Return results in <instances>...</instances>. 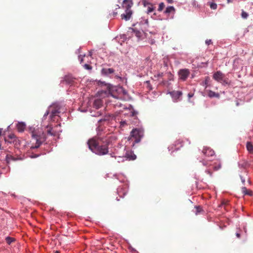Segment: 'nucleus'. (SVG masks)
Returning <instances> with one entry per match:
<instances>
[{
    "label": "nucleus",
    "mask_w": 253,
    "mask_h": 253,
    "mask_svg": "<svg viewBox=\"0 0 253 253\" xmlns=\"http://www.w3.org/2000/svg\"><path fill=\"white\" fill-rule=\"evenodd\" d=\"M116 137L114 136H101L97 135L89 139L87 145L89 149L95 154L103 156L109 153V145L115 140Z\"/></svg>",
    "instance_id": "f257e3e1"
},
{
    "label": "nucleus",
    "mask_w": 253,
    "mask_h": 253,
    "mask_svg": "<svg viewBox=\"0 0 253 253\" xmlns=\"http://www.w3.org/2000/svg\"><path fill=\"white\" fill-rule=\"evenodd\" d=\"M30 133L33 141L36 142L35 145H32L31 147L32 149L39 148L41 144L45 141L46 139L45 134L42 130L35 129V128H30Z\"/></svg>",
    "instance_id": "f03ea898"
},
{
    "label": "nucleus",
    "mask_w": 253,
    "mask_h": 253,
    "mask_svg": "<svg viewBox=\"0 0 253 253\" xmlns=\"http://www.w3.org/2000/svg\"><path fill=\"white\" fill-rule=\"evenodd\" d=\"M133 4L132 0H124L122 6L126 9V13L121 14V16L122 19H125L126 21L130 19L132 14L130 8L132 6Z\"/></svg>",
    "instance_id": "7ed1b4c3"
},
{
    "label": "nucleus",
    "mask_w": 253,
    "mask_h": 253,
    "mask_svg": "<svg viewBox=\"0 0 253 253\" xmlns=\"http://www.w3.org/2000/svg\"><path fill=\"white\" fill-rule=\"evenodd\" d=\"M143 135L144 131L142 129L139 128L133 129L130 132L128 140H129L133 138L134 139V141L135 143H138L140 141Z\"/></svg>",
    "instance_id": "20e7f679"
},
{
    "label": "nucleus",
    "mask_w": 253,
    "mask_h": 253,
    "mask_svg": "<svg viewBox=\"0 0 253 253\" xmlns=\"http://www.w3.org/2000/svg\"><path fill=\"white\" fill-rule=\"evenodd\" d=\"M50 110V119L51 121H55L54 118L60 111L61 106L58 103H54L48 108Z\"/></svg>",
    "instance_id": "39448f33"
},
{
    "label": "nucleus",
    "mask_w": 253,
    "mask_h": 253,
    "mask_svg": "<svg viewBox=\"0 0 253 253\" xmlns=\"http://www.w3.org/2000/svg\"><path fill=\"white\" fill-rule=\"evenodd\" d=\"M4 141L7 144H13L15 146L20 144V141L14 134H10L4 137Z\"/></svg>",
    "instance_id": "423d86ee"
},
{
    "label": "nucleus",
    "mask_w": 253,
    "mask_h": 253,
    "mask_svg": "<svg viewBox=\"0 0 253 253\" xmlns=\"http://www.w3.org/2000/svg\"><path fill=\"white\" fill-rule=\"evenodd\" d=\"M190 73L189 70L187 69H180L178 72L179 79L182 81H185L190 75Z\"/></svg>",
    "instance_id": "0eeeda50"
},
{
    "label": "nucleus",
    "mask_w": 253,
    "mask_h": 253,
    "mask_svg": "<svg viewBox=\"0 0 253 253\" xmlns=\"http://www.w3.org/2000/svg\"><path fill=\"white\" fill-rule=\"evenodd\" d=\"M213 78L218 82L227 84L224 80V75L220 71H217L213 75Z\"/></svg>",
    "instance_id": "6e6552de"
},
{
    "label": "nucleus",
    "mask_w": 253,
    "mask_h": 253,
    "mask_svg": "<svg viewBox=\"0 0 253 253\" xmlns=\"http://www.w3.org/2000/svg\"><path fill=\"white\" fill-rule=\"evenodd\" d=\"M202 153L204 155L208 157L212 156L214 155V151L210 147H204Z\"/></svg>",
    "instance_id": "1a4fd4ad"
},
{
    "label": "nucleus",
    "mask_w": 253,
    "mask_h": 253,
    "mask_svg": "<svg viewBox=\"0 0 253 253\" xmlns=\"http://www.w3.org/2000/svg\"><path fill=\"white\" fill-rule=\"evenodd\" d=\"M143 2L144 6L147 7V13L148 14L154 11V7L152 3L147 2L145 0L143 1Z\"/></svg>",
    "instance_id": "9d476101"
},
{
    "label": "nucleus",
    "mask_w": 253,
    "mask_h": 253,
    "mask_svg": "<svg viewBox=\"0 0 253 253\" xmlns=\"http://www.w3.org/2000/svg\"><path fill=\"white\" fill-rule=\"evenodd\" d=\"M125 157L129 160H134L136 159V156L131 150H127L125 154Z\"/></svg>",
    "instance_id": "9b49d317"
},
{
    "label": "nucleus",
    "mask_w": 253,
    "mask_h": 253,
    "mask_svg": "<svg viewBox=\"0 0 253 253\" xmlns=\"http://www.w3.org/2000/svg\"><path fill=\"white\" fill-rule=\"evenodd\" d=\"M170 94L172 98L177 100L178 99L182 94L181 91H172L170 92Z\"/></svg>",
    "instance_id": "f8f14e48"
},
{
    "label": "nucleus",
    "mask_w": 253,
    "mask_h": 253,
    "mask_svg": "<svg viewBox=\"0 0 253 253\" xmlns=\"http://www.w3.org/2000/svg\"><path fill=\"white\" fill-rule=\"evenodd\" d=\"M175 12V9L172 6H169L167 7L164 11V13L166 14L169 15L170 13H172L173 15L174 14Z\"/></svg>",
    "instance_id": "ddd939ff"
},
{
    "label": "nucleus",
    "mask_w": 253,
    "mask_h": 253,
    "mask_svg": "<svg viewBox=\"0 0 253 253\" xmlns=\"http://www.w3.org/2000/svg\"><path fill=\"white\" fill-rule=\"evenodd\" d=\"M25 124L22 122L18 123L17 125V128L19 132H23L25 130Z\"/></svg>",
    "instance_id": "4468645a"
},
{
    "label": "nucleus",
    "mask_w": 253,
    "mask_h": 253,
    "mask_svg": "<svg viewBox=\"0 0 253 253\" xmlns=\"http://www.w3.org/2000/svg\"><path fill=\"white\" fill-rule=\"evenodd\" d=\"M102 101L101 99H97L94 100L93 106L96 109H99L102 106Z\"/></svg>",
    "instance_id": "2eb2a0df"
},
{
    "label": "nucleus",
    "mask_w": 253,
    "mask_h": 253,
    "mask_svg": "<svg viewBox=\"0 0 253 253\" xmlns=\"http://www.w3.org/2000/svg\"><path fill=\"white\" fill-rule=\"evenodd\" d=\"M101 72L104 75H108L113 73L114 70L112 68H103L102 69Z\"/></svg>",
    "instance_id": "dca6fc26"
},
{
    "label": "nucleus",
    "mask_w": 253,
    "mask_h": 253,
    "mask_svg": "<svg viewBox=\"0 0 253 253\" xmlns=\"http://www.w3.org/2000/svg\"><path fill=\"white\" fill-rule=\"evenodd\" d=\"M247 149L250 154H253V145L251 142H247L246 144Z\"/></svg>",
    "instance_id": "f3484780"
},
{
    "label": "nucleus",
    "mask_w": 253,
    "mask_h": 253,
    "mask_svg": "<svg viewBox=\"0 0 253 253\" xmlns=\"http://www.w3.org/2000/svg\"><path fill=\"white\" fill-rule=\"evenodd\" d=\"M182 141L178 139L177 141H176L173 145L175 147V150H178L180 147L182 146Z\"/></svg>",
    "instance_id": "a211bd4d"
},
{
    "label": "nucleus",
    "mask_w": 253,
    "mask_h": 253,
    "mask_svg": "<svg viewBox=\"0 0 253 253\" xmlns=\"http://www.w3.org/2000/svg\"><path fill=\"white\" fill-rule=\"evenodd\" d=\"M242 192L245 194L247 195L252 196L253 192L251 190H248L245 187L242 188Z\"/></svg>",
    "instance_id": "6ab92c4d"
},
{
    "label": "nucleus",
    "mask_w": 253,
    "mask_h": 253,
    "mask_svg": "<svg viewBox=\"0 0 253 253\" xmlns=\"http://www.w3.org/2000/svg\"><path fill=\"white\" fill-rule=\"evenodd\" d=\"M208 96L210 97H216L219 98V94L217 93H215V92L210 90L208 92Z\"/></svg>",
    "instance_id": "aec40b11"
},
{
    "label": "nucleus",
    "mask_w": 253,
    "mask_h": 253,
    "mask_svg": "<svg viewBox=\"0 0 253 253\" xmlns=\"http://www.w3.org/2000/svg\"><path fill=\"white\" fill-rule=\"evenodd\" d=\"M133 32L136 37L140 39L142 36V33L137 30L133 29Z\"/></svg>",
    "instance_id": "412c9836"
},
{
    "label": "nucleus",
    "mask_w": 253,
    "mask_h": 253,
    "mask_svg": "<svg viewBox=\"0 0 253 253\" xmlns=\"http://www.w3.org/2000/svg\"><path fill=\"white\" fill-rule=\"evenodd\" d=\"M17 160V158H14V157L12 156H8L7 155L6 157V161L7 164H9L10 162V161H16Z\"/></svg>",
    "instance_id": "4be33fe9"
},
{
    "label": "nucleus",
    "mask_w": 253,
    "mask_h": 253,
    "mask_svg": "<svg viewBox=\"0 0 253 253\" xmlns=\"http://www.w3.org/2000/svg\"><path fill=\"white\" fill-rule=\"evenodd\" d=\"M195 208L196 209L195 212L196 215L203 212L202 207L200 206H196L195 207Z\"/></svg>",
    "instance_id": "5701e85b"
},
{
    "label": "nucleus",
    "mask_w": 253,
    "mask_h": 253,
    "mask_svg": "<svg viewBox=\"0 0 253 253\" xmlns=\"http://www.w3.org/2000/svg\"><path fill=\"white\" fill-rule=\"evenodd\" d=\"M47 128L49 127V129L47 130V134H49L50 135L55 136V132L52 131V128L51 127H49L48 126H47Z\"/></svg>",
    "instance_id": "b1692460"
},
{
    "label": "nucleus",
    "mask_w": 253,
    "mask_h": 253,
    "mask_svg": "<svg viewBox=\"0 0 253 253\" xmlns=\"http://www.w3.org/2000/svg\"><path fill=\"white\" fill-rule=\"evenodd\" d=\"M6 243L10 245L12 242H13L14 239L13 238L10 237H7L5 239Z\"/></svg>",
    "instance_id": "393cba45"
},
{
    "label": "nucleus",
    "mask_w": 253,
    "mask_h": 253,
    "mask_svg": "<svg viewBox=\"0 0 253 253\" xmlns=\"http://www.w3.org/2000/svg\"><path fill=\"white\" fill-rule=\"evenodd\" d=\"M165 5L164 2H161L159 5L158 10L159 11H162L164 8Z\"/></svg>",
    "instance_id": "a878e982"
},
{
    "label": "nucleus",
    "mask_w": 253,
    "mask_h": 253,
    "mask_svg": "<svg viewBox=\"0 0 253 253\" xmlns=\"http://www.w3.org/2000/svg\"><path fill=\"white\" fill-rule=\"evenodd\" d=\"M221 168V165L220 163H219L217 165H214L213 169L214 171H217V170H219V169H220Z\"/></svg>",
    "instance_id": "bb28decb"
},
{
    "label": "nucleus",
    "mask_w": 253,
    "mask_h": 253,
    "mask_svg": "<svg viewBox=\"0 0 253 253\" xmlns=\"http://www.w3.org/2000/svg\"><path fill=\"white\" fill-rule=\"evenodd\" d=\"M248 15H248V14L247 12H245L244 11H242V17L243 18H247L248 17Z\"/></svg>",
    "instance_id": "cd10ccee"
},
{
    "label": "nucleus",
    "mask_w": 253,
    "mask_h": 253,
    "mask_svg": "<svg viewBox=\"0 0 253 253\" xmlns=\"http://www.w3.org/2000/svg\"><path fill=\"white\" fill-rule=\"evenodd\" d=\"M84 67L87 70H91L92 69V67L90 65L87 64H85L84 65Z\"/></svg>",
    "instance_id": "c85d7f7f"
},
{
    "label": "nucleus",
    "mask_w": 253,
    "mask_h": 253,
    "mask_svg": "<svg viewBox=\"0 0 253 253\" xmlns=\"http://www.w3.org/2000/svg\"><path fill=\"white\" fill-rule=\"evenodd\" d=\"M65 80L69 84L71 83V82H73L72 79H69L68 77H66L65 78Z\"/></svg>",
    "instance_id": "c756f323"
},
{
    "label": "nucleus",
    "mask_w": 253,
    "mask_h": 253,
    "mask_svg": "<svg viewBox=\"0 0 253 253\" xmlns=\"http://www.w3.org/2000/svg\"><path fill=\"white\" fill-rule=\"evenodd\" d=\"M50 113V110L49 109V108L48 109V110L46 111V112L44 113V115H43V118H45Z\"/></svg>",
    "instance_id": "7c9ffc66"
},
{
    "label": "nucleus",
    "mask_w": 253,
    "mask_h": 253,
    "mask_svg": "<svg viewBox=\"0 0 253 253\" xmlns=\"http://www.w3.org/2000/svg\"><path fill=\"white\" fill-rule=\"evenodd\" d=\"M120 124H121V126L122 127H124L126 125H127V123L126 121H121L120 122Z\"/></svg>",
    "instance_id": "2f4dec72"
},
{
    "label": "nucleus",
    "mask_w": 253,
    "mask_h": 253,
    "mask_svg": "<svg viewBox=\"0 0 253 253\" xmlns=\"http://www.w3.org/2000/svg\"><path fill=\"white\" fill-rule=\"evenodd\" d=\"M206 173H207L208 174H209L210 176H212V172L211 171L210 169H207L205 171Z\"/></svg>",
    "instance_id": "473e14b6"
},
{
    "label": "nucleus",
    "mask_w": 253,
    "mask_h": 253,
    "mask_svg": "<svg viewBox=\"0 0 253 253\" xmlns=\"http://www.w3.org/2000/svg\"><path fill=\"white\" fill-rule=\"evenodd\" d=\"M211 43H212V42H211V40H207L206 41V43L207 45H210Z\"/></svg>",
    "instance_id": "72a5a7b5"
},
{
    "label": "nucleus",
    "mask_w": 253,
    "mask_h": 253,
    "mask_svg": "<svg viewBox=\"0 0 253 253\" xmlns=\"http://www.w3.org/2000/svg\"><path fill=\"white\" fill-rule=\"evenodd\" d=\"M193 95H194V94H193V93H188V97H189V98H190L192 97L193 96Z\"/></svg>",
    "instance_id": "f704fd0d"
},
{
    "label": "nucleus",
    "mask_w": 253,
    "mask_h": 253,
    "mask_svg": "<svg viewBox=\"0 0 253 253\" xmlns=\"http://www.w3.org/2000/svg\"><path fill=\"white\" fill-rule=\"evenodd\" d=\"M202 163L203 164V165L206 166H208V163L205 160L202 161Z\"/></svg>",
    "instance_id": "c9c22d12"
},
{
    "label": "nucleus",
    "mask_w": 253,
    "mask_h": 253,
    "mask_svg": "<svg viewBox=\"0 0 253 253\" xmlns=\"http://www.w3.org/2000/svg\"><path fill=\"white\" fill-rule=\"evenodd\" d=\"M240 177H241L242 183L243 184H244V183L245 182V179L244 178H243L242 176H240Z\"/></svg>",
    "instance_id": "e433bc0d"
},
{
    "label": "nucleus",
    "mask_w": 253,
    "mask_h": 253,
    "mask_svg": "<svg viewBox=\"0 0 253 253\" xmlns=\"http://www.w3.org/2000/svg\"><path fill=\"white\" fill-rule=\"evenodd\" d=\"M168 3H172L173 2V0H167Z\"/></svg>",
    "instance_id": "4c0bfd02"
},
{
    "label": "nucleus",
    "mask_w": 253,
    "mask_h": 253,
    "mask_svg": "<svg viewBox=\"0 0 253 253\" xmlns=\"http://www.w3.org/2000/svg\"><path fill=\"white\" fill-rule=\"evenodd\" d=\"M234 0H227V2L228 3H229L230 2H232Z\"/></svg>",
    "instance_id": "58836bf2"
},
{
    "label": "nucleus",
    "mask_w": 253,
    "mask_h": 253,
    "mask_svg": "<svg viewBox=\"0 0 253 253\" xmlns=\"http://www.w3.org/2000/svg\"><path fill=\"white\" fill-rule=\"evenodd\" d=\"M227 202H224V201H223V202H222V205H224L227 204Z\"/></svg>",
    "instance_id": "ea45409f"
},
{
    "label": "nucleus",
    "mask_w": 253,
    "mask_h": 253,
    "mask_svg": "<svg viewBox=\"0 0 253 253\" xmlns=\"http://www.w3.org/2000/svg\"><path fill=\"white\" fill-rule=\"evenodd\" d=\"M163 75V73H159L158 74V77H162Z\"/></svg>",
    "instance_id": "a19ab883"
},
{
    "label": "nucleus",
    "mask_w": 253,
    "mask_h": 253,
    "mask_svg": "<svg viewBox=\"0 0 253 253\" xmlns=\"http://www.w3.org/2000/svg\"><path fill=\"white\" fill-rule=\"evenodd\" d=\"M236 236L238 238L240 237V234L239 233H236Z\"/></svg>",
    "instance_id": "79ce46f5"
},
{
    "label": "nucleus",
    "mask_w": 253,
    "mask_h": 253,
    "mask_svg": "<svg viewBox=\"0 0 253 253\" xmlns=\"http://www.w3.org/2000/svg\"><path fill=\"white\" fill-rule=\"evenodd\" d=\"M135 115H136V113L134 112L132 113V116L133 117H134L135 116Z\"/></svg>",
    "instance_id": "37998d69"
},
{
    "label": "nucleus",
    "mask_w": 253,
    "mask_h": 253,
    "mask_svg": "<svg viewBox=\"0 0 253 253\" xmlns=\"http://www.w3.org/2000/svg\"><path fill=\"white\" fill-rule=\"evenodd\" d=\"M3 149L2 147H1V143L0 142V150H2Z\"/></svg>",
    "instance_id": "c03bdc74"
},
{
    "label": "nucleus",
    "mask_w": 253,
    "mask_h": 253,
    "mask_svg": "<svg viewBox=\"0 0 253 253\" xmlns=\"http://www.w3.org/2000/svg\"><path fill=\"white\" fill-rule=\"evenodd\" d=\"M1 133H2V129H0V136L1 135Z\"/></svg>",
    "instance_id": "a18cd8bd"
},
{
    "label": "nucleus",
    "mask_w": 253,
    "mask_h": 253,
    "mask_svg": "<svg viewBox=\"0 0 253 253\" xmlns=\"http://www.w3.org/2000/svg\"><path fill=\"white\" fill-rule=\"evenodd\" d=\"M117 14V12H116V13H114L113 15H114V16H115Z\"/></svg>",
    "instance_id": "49530a36"
},
{
    "label": "nucleus",
    "mask_w": 253,
    "mask_h": 253,
    "mask_svg": "<svg viewBox=\"0 0 253 253\" xmlns=\"http://www.w3.org/2000/svg\"><path fill=\"white\" fill-rule=\"evenodd\" d=\"M83 61V58H82L81 59V62H82Z\"/></svg>",
    "instance_id": "de8ad7c7"
},
{
    "label": "nucleus",
    "mask_w": 253,
    "mask_h": 253,
    "mask_svg": "<svg viewBox=\"0 0 253 253\" xmlns=\"http://www.w3.org/2000/svg\"><path fill=\"white\" fill-rule=\"evenodd\" d=\"M124 94H126V91H124Z\"/></svg>",
    "instance_id": "09e8293b"
},
{
    "label": "nucleus",
    "mask_w": 253,
    "mask_h": 253,
    "mask_svg": "<svg viewBox=\"0 0 253 253\" xmlns=\"http://www.w3.org/2000/svg\"><path fill=\"white\" fill-rule=\"evenodd\" d=\"M117 6L118 7V8H120V6H119V5H117Z\"/></svg>",
    "instance_id": "8fccbe9b"
}]
</instances>
